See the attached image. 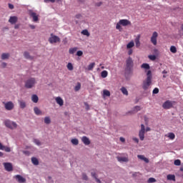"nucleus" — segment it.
<instances>
[{"mask_svg":"<svg viewBox=\"0 0 183 183\" xmlns=\"http://www.w3.org/2000/svg\"><path fill=\"white\" fill-rule=\"evenodd\" d=\"M134 71V60L129 56L126 60V66L124 69L125 75H131Z\"/></svg>","mask_w":183,"mask_h":183,"instance_id":"nucleus-1","label":"nucleus"},{"mask_svg":"<svg viewBox=\"0 0 183 183\" xmlns=\"http://www.w3.org/2000/svg\"><path fill=\"white\" fill-rule=\"evenodd\" d=\"M151 84H152V71L149 70L147 72V79L143 81L142 88L144 91H147L149 86H151Z\"/></svg>","mask_w":183,"mask_h":183,"instance_id":"nucleus-2","label":"nucleus"},{"mask_svg":"<svg viewBox=\"0 0 183 183\" xmlns=\"http://www.w3.org/2000/svg\"><path fill=\"white\" fill-rule=\"evenodd\" d=\"M128 26V25L131 26V21L128 19H121L116 25V29L119 30V31H122V27L121 26Z\"/></svg>","mask_w":183,"mask_h":183,"instance_id":"nucleus-3","label":"nucleus"},{"mask_svg":"<svg viewBox=\"0 0 183 183\" xmlns=\"http://www.w3.org/2000/svg\"><path fill=\"white\" fill-rule=\"evenodd\" d=\"M35 84H36V80L34 78H30L25 81L24 86L28 89L33 88L35 86Z\"/></svg>","mask_w":183,"mask_h":183,"instance_id":"nucleus-4","label":"nucleus"},{"mask_svg":"<svg viewBox=\"0 0 183 183\" xmlns=\"http://www.w3.org/2000/svg\"><path fill=\"white\" fill-rule=\"evenodd\" d=\"M4 125L9 129H16L18 128V124L15 122H11L10 120L4 121Z\"/></svg>","mask_w":183,"mask_h":183,"instance_id":"nucleus-5","label":"nucleus"},{"mask_svg":"<svg viewBox=\"0 0 183 183\" xmlns=\"http://www.w3.org/2000/svg\"><path fill=\"white\" fill-rule=\"evenodd\" d=\"M29 15L31 18H32L33 22H38V21H39V15H38L34 11L29 10Z\"/></svg>","mask_w":183,"mask_h":183,"instance_id":"nucleus-6","label":"nucleus"},{"mask_svg":"<svg viewBox=\"0 0 183 183\" xmlns=\"http://www.w3.org/2000/svg\"><path fill=\"white\" fill-rule=\"evenodd\" d=\"M49 41L50 44H56V42H61V39H59L58 36L51 34V36L49 38Z\"/></svg>","mask_w":183,"mask_h":183,"instance_id":"nucleus-7","label":"nucleus"},{"mask_svg":"<svg viewBox=\"0 0 183 183\" xmlns=\"http://www.w3.org/2000/svg\"><path fill=\"white\" fill-rule=\"evenodd\" d=\"M139 137L140 139V141H144L145 139V125L141 124V129L139 132Z\"/></svg>","mask_w":183,"mask_h":183,"instance_id":"nucleus-8","label":"nucleus"},{"mask_svg":"<svg viewBox=\"0 0 183 183\" xmlns=\"http://www.w3.org/2000/svg\"><path fill=\"white\" fill-rule=\"evenodd\" d=\"M3 165L4 167V169L6 171H8V172H11V171H13L14 167H12V164L9 162H4L3 163Z\"/></svg>","mask_w":183,"mask_h":183,"instance_id":"nucleus-9","label":"nucleus"},{"mask_svg":"<svg viewBox=\"0 0 183 183\" xmlns=\"http://www.w3.org/2000/svg\"><path fill=\"white\" fill-rule=\"evenodd\" d=\"M158 38V33L157 31H154L152 34V36L151 37V42L153 44V45H157V39Z\"/></svg>","mask_w":183,"mask_h":183,"instance_id":"nucleus-10","label":"nucleus"},{"mask_svg":"<svg viewBox=\"0 0 183 183\" xmlns=\"http://www.w3.org/2000/svg\"><path fill=\"white\" fill-rule=\"evenodd\" d=\"M172 107H173L172 102L169 100L166 101L162 104V107L164 108V109H170V108H172Z\"/></svg>","mask_w":183,"mask_h":183,"instance_id":"nucleus-11","label":"nucleus"},{"mask_svg":"<svg viewBox=\"0 0 183 183\" xmlns=\"http://www.w3.org/2000/svg\"><path fill=\"white\" fill-rule=\"evenodd\" d=\"M4 104V107L7 111H11V109H14V103L12 102H9Z\"/></svg>","mask_w":183,"mask_h":183,"instance_id":"nucleus-12","label":"nucleus"},{"mask_svg":"<svg viewBox=\"0 0 183 183\" xmlns=\"http://www.w3.org/2000/svg\"><path fill=\"white\" fill-rule=\"evenodd\" d=\"M14 178L19 183H24V182H26V179L25 178H24L22 176H21L19 174L14 176Z\"/></svg>","mask_w":183,"mask_h":183,"instance_id":"nucleus-13","label":"nucleus"},{"mask_svg":"<svg viewBox=\"0 0 183 183\" xmlns=\"http://www.w3.org/2000/svg\"><path fill=\"white\" fill-rule=\"evenodd\" d=\"M9 22L11 24V25L16 24L18 22V17L16 16H10Z\"/></svg>","mask_w":183,"mask_h":183,"instance_id":"nucleus-14","label":"nucleus"},{"mask_svg":"<svg viewBox=\"0 0 183 183\" xmlns=\"http://www.w3.org/2000/svg\"><path fill=\"white\" fill-rule=\"evenodd\" d=\"M117 159L119 162H128L129 159H128V157H117Z\"/></svg>","mask_w":183,"mask_h":183,"instance_id":"nucleus-15","label":"nucleus"},{"mask_svg":"<svg viewBox=\"0 0 183 183\" xmlns=\"http://www.w3.org/2000/svg\"><path fill=\"white\" fill-rule=\"evenodd\" d=\"M81 141L84 145H89L91 144V141L89 140V138L86 137V136H84L81 138Z\"/></svg>","mask_w":183,"mask_h":183,"instance_id":"nucleus-16","label":"nucleus"},{"mask_svg":"<svg viewBox=\"0 0 183 183\" xmlns=\"http://www.w3.org/2000/svg\"><path fill=\"white\" fill-rule=\"evenodd\" d=\"M137 158H139V159H141L142 161H144V162H146V164H148L149 162V159H148V158L145 157V156L142 154L137 155Z\"/></svg>","mask_w":183,"mask_h":183,"instance_id":"nucleus-17","label":"nucleus"},{"mask_svg":"<svg viewBox=\"0 0 183 183\" xmlns=\"http://www.w3.org/2000/svg\"><path fill=\"white\" fill-rule=\"evenodd\" d=\"M55 101L56 104H58L60 107H62V105H64V100L60 97H56Z\"/></svg>","mask_w":183,"mask_h":183,"instance_id":"nucleus-18","label":"nucleus"},{"mask_svg":"<svg viewBox=\"0 0 183 183\" xmlns=\"http://www.w3.org/2000/svg\"><path fill=\"white\" fill-rule=\"evenodd\" d=\"M34 111L36 115H44V113H42V111H41V109H39V108L36 107L34 108Z\"/></svg>","mask_w":183,"mask_h":183,"instance_id":"nucleus-19","label":"nucleus"},{"mask_svg":"<svg viewBox=\"0 0 183 183\" xmlns=\"http://www.w3.org/2000/svg\"><path fill=\"white\" fill-rule=\"evenodd\" d=\"M19 104L20 108H21V109L26 108V103L24 101L19 100Z\"/></svg>","mask_w":183,"mask_h":183,"instance_id":"nucleus-20","label":"nucleus"},{"mask_svg":"<svg viewBox=\"0 0 183 183\" xmlns=\"http://www.w3.org/2000/svg\"><path fill=\"white\" fill-rule=\"evenodd\" d=\"M31 101H32V102H34V104H36L38 102V101H39V98L38 97V96L36 94H33L31 96Z\"/></svg>","mask_w":183,"mask_h":183,"instance_id":"nucleus-21","label":"nucleus"},{"mask_svg":"<svg viewBox=\"0 0 183 183\" xmlns=\"http://www.w3.org/2000/svg\"><path fill=\"white\" fill-rule=\"evenodd\" d=\"M134 42L136 44L137 48H139L141 46V42H139V36H138L135 39Z\"/></svg>","mask_w":183,"mask_h":183,"instance_id":"nucleus-22","label":"nucleus"},{"mask_svg":"<svg viewBox=\"0 0 183 183\" xmlns=\"http://www.w3.org/2000/svg\"><path fill=\"white\" fill-rule=\"evenodd\" d=\"M24 56L26 58V59H34V57L31 56V55H29V53L27 51H25L24 53Z\"/></svg>","mask_w":183,"mask_h":183,"instance_id":"nucleus-23","label":"nucleus"},{"mask_svg":"<svg viewBox=\"0 0 183 183\" xmlns=\"http://www.w3.org/2000/svg\"><path fill=\"white\" fill-rule=\"evenodd\" d=\"M141 68L142 69H149L150 66L148 63H144L141 65Z\"/></svg>","mask_w":183,"mask_h":183,"instance_id":"nucleus-24","label":"nucleus"},{"mask_svg":"<svg viewBox=\"0 0 183 183\" xmlns=\"http://www.w3.org/2000/svg\"><path fill=\"white\" fill-rule=\"evenodd\" d=\"M31 162L34 164V165H39V161H38V159L36 157H32L31 158Z\"/></svg>","mask_w":183,"mask_h":183,"instance_id":"nucleus-25","label":"nucleus"},{"mask_svg":"<svg viewBox=\"0 0 183 183\" xmlns=\"http://www.w3.org/2000/svg\"><path fill=\"white\" fill-rule=\"evenodd\" d=\"M167 178L169 181H175V175L174 174H168Z\"/></svg>","mask_w":183,"mask_h":183,"instance_id":"nucleus-26","label":"nucleus"},{"mask_svg":"<svg viewBox=\"0 0 183 183\" xmlns=\"http://www.w3.org/2000/svg\"><path fill=\"white\" fill-rule=\"evenodd\" d=\"M94 66H95V62L91 63V64L87 66L88 71H92V69H94Z\"/></svg>","mask_w":183,"mask_h":183,"instance_id":"nucleus-27","label":"nucleus"},{"mask_svg":"<svg viewBox=\"0 0 183 183\" xmlns=\"http://www.w3.org/2000/svg\"><path fill=\"white\" fill-rule=\"evenodd\" d=\"M9 58V53H3L1 54V59H8Z\"/></svg>","mask_w":183,"mask_h":183,"instance_id":"nucleus-28","label":"nucleus"},{"mask_svg":"<svg viewBox=\"0 0 183 183\" xmlns=\"http://www.w3.org/2000/svg\"><path fill=\"white\" fill-rule=\"evenodd\" d=\"M101 76L102 78H107L108 76V71L106 70L102 71L101 73Z\"/></svg>","mask_w":183,"mask_h":183,"instance_id":"nucleus-29","label":"nucleus"},{"mask_svg":"<svg viewBox=\"0 0 183 183\" xmlns=\"http://www.w3.org/2000/svg\"><path fill=\"white\" fill-rule=\"evenodd\" d=\"M81 89V83L77 82V84L74 86V91L77 92V91H79Z\"/></svg>","mask_w":183,"mask_h":183,"instance_id":"nucleus-30","label":"nucleus"},{"mask_svg":"<svg viewBox=\"0 0 183 183\" xmlns=\"http://www.w3.org/2000/svg\"><path fill=\"white\" fill-rule=\"evenodd\" d=\"M71 142L73 144V145H78V144H79L78 139H72Z\"/></svg>","mask_w":183,"mask_h":183,"instance_id":"nucleus-31","label":"nucleus"},{"mask_svg":"<svg viewBox=\"0 0 183 183\" xmlns=\"http://www.w3.org/2000/svg\"><path fill=\"white\" fill-rule=\"evenodd\" d=\"M170 52L172 54H177V47H175V46H172L170 47Z\"/></svg>","mask_w":183,"mask_h":183,"instance_id":"nucleus-32","label":"nucleus"},{"mask_svg":"<svg viewBox=\"0 0 183 183\" xmlns=\"http://www.w3.org/2000/svg\"><path fill=\"white\" fill-rule=\"evenodd\" d=\"M67 69H69V71H74V66L71 63H68Z\"/></svg>","mask_w":183,"mask_h":183,"instance_id":"nucleus-33","label":"nucleus"},{"mask_svg":"<svg viewBox=\"0 0 183 183\" xmlns=\"http://www.w3.org/2000/svg\"><path fill=\"white\" fill-rule=\"evenodd\" d=\"M82 35H86V36H89L90 34L87 29H84L81 31Z\"/></svg>","mask_w":183,"mask_h":183,"instance_id":"nucleus-34","label":"nucleus"},{"mask_svg":"<svg viewBox=\"0 0 183 183\" xmlns=\"http://www.w3.org/2000/svg\"><path fill=\"white\" fill-rule=\"evenodd\" d=\"M1 151H5L6 152H11V148L3 146V149H1Z\"/></svg>","mask_w":183,"mask_h":183,"instance_id":"nucleus-35","label":"nucleus"},{"mask_svg":"<svg viewBox=\"0 0 183 183\" xmlns=\"http://www.w3.org/2000/svg\"><path fill=\"white\" fill-rule=\"evenodd\" d=\"M75 52H76V47L71 48L69 50V53L71 54H75Z\"/></svg>","mask_w":183,"mask_h":183,"instance_id":"nucleus-36","label":"nucleus"},{"mask_svg":"<svg viewBox=\"0 0 183 183\" xmlns=\"http://www.w3.org/2000/svg\"><path fill=\"white\" fill-rule=\"evenodd\" d=\"M147 182L148 183L157 182V179H155V178H154V177H150V178H149Z\"/></svg>","mask_w":183,"mask_h":183,"instance_id":"nucleus-37","label":"nucleus"},{"mask_svg":"<svg viewBox=\"0 0 183 183\" xmlns=\"http://www.w3.org/2000/svg\"><path fill=\"white\" fill-rule=\"evenodd\" d=\"M168 138L170 139H175V134L174 133H169Z\"/></svg>","mask_w":183,"mask_h":183,"instance_id":"nucleus-38","label":"nucleus"},{"mask_svg":"<svg viewBox=\"0 0 183 183\" xmlns=\"http://www.w3.org/2000/svg\"><path fill=\"white\" fill-rule=\"evenodd\" d=\"M103 98H107V97H111V92H104L102 95Z\"/></svg>","mask_w":183,"mask_h":183,"instance_id":"nucleus-39","label":"nucleus"},{"mask_svg":"<svg viewBox=\"0 0 183 183\" xmlns=\"http://www.w3.org/2000/svg\"><path fill=\"white\" fill-rule=\"evenodd\" d=\"M82 179L84 181H88V176L85 173H82Z\"/></svg>","mask_w":183,"mask_h":183,"instance_id":"nucleus-40","label":"nucleus"},{"mask_svg":"<svg viewBox=\"0 0 183 183\" xmlns=\"http://www.w3.org/2000/svg\"><path fill=\"white\" fill-rule=\"evenodd\" d=\"M134 112H138V111H141V107L139 106H136L134 109H133Z\"/></svg>","mask_w":183,"mask_h":183,"instance_id":"nucleus-41","label":"nucleus"},{"mask_svg":"<svg viewBox=\"0 0 183 183\" xmlns=\"http://www.w3.org/2000/svg\"><path fill=\"white\" fill-rule=\"evenodd\" d=\"M134 46V41H130L127 45V48L129 49V48H132Z\"/></svg>","mask_w":183,"mask_h":183,"instance_id":"nucleus-42","label":"nucleus"},{"mask_svg":"<svg viewBox=\"0 0 183 183\" xmlns=\"http://www.w3.org/2000/svg\"><path fill=\"white\" fill-rule=\"evenodd\" d=\"M174 165L179 166V165H181V160L176 159V160H174Z\"/></svg>","mask_w":183,"mask_h":183,"instance_id":"nucleus-43","label":"nucleus"},{"mask_svg":"<svg viewBox=\"0 0 183 183\" xmlns=\"http://www.w3.org/2000/svg\"><path fill=\"white\" fill-rule=\"evenodd\" d=\"M149 59H151L152 61H155L157 59V56L155 55H149Z\"/></svg>","mask_w":183,"mask_h":183,"instance_id":"nucleus-44","label":"nucleus"},{"mask_svg":"<svg viewBox=\"0 0 183 183\" xmlns=\"http://www.w3.org/2000/svg\"><path fill=\"white\" fill-rule=\"evenodd\" d=\"M34 144H36V145H38L39 147V145H41V142L39 139H34Z\"/></svg>","mask_w":183,"mask_h":183,"instance_id":"nucleus-45","label":"nucleus"},{"mask_svg":"<svg viewBox=\"0 0 183 183\" xmlns=\"http://www.w3.org/2000/svg\"><path fill=\"white\" fill-rule=\"evenodd\" d=\"M76 55H77V56H82V55H84V52H82V51H81V50H79L76 52Z\"/></svg>","mask_w":183,"mask_h":183,"instance_id":"nucleus-46","label":"nucleus"},{"mask_svg":"<svg viewBox=\"0 0 183 183\" xmlns=\"http://www.w3.org/2000/svg\"><path fill=\"white\" fill-rule=\"evenodd\" d=\"M120 91H122V92H128V90H127V88H125L124 86H122L120 89Z\"/></svg>","mask_w":183,"mask_h":183,"instance_id":"nucleus-47","label":"nucleus"},{"mask_svg":"<svg viewBox=\"0 0 183 183\" xmlns=\"http://www.w3.org/2000/svg\"><path fill=\"white\" fill-rule=\"evenodd\" d=\"M91 175L93 177V178H97V173L95 172H92Z\"/></svg>","mask_w":183,"mask_h":183,"instance_id":"nucleus-48","label":"nucleus"},{"mask_svg":"<svg viewBox=\"0 0 183 183\" xmlns=\"http://www.w3.org/2000/svg\"><path fill=\"white\" fill-rule=\"evenodd\" d=\"M6 62H2L1 64V68H6Z\"/></svg>","mask_w":183,"mask_h":183,"instance_id":"nucleus-49","label":"nucleus"},{"mask_svg":"<svg viewBox=\"0 0 183 183\" xmlns=\"http://www.w3.org/2000/svg\"><path fill=\"white\" fill-rule=\"evenodd\" d=\"M133 141H134V142H137V144H138L139 142V139H138V138H137V137H134Z\"/></svg>","mask_w":183,"mask_h":183,"instance_id":"nucleus-50","label":"nucleus"},{"mask_svg":"<svg viewBox=\"0 0 183 183\" xmlns=\"http://www.w3.org/2000/svg\"><path fill=\"white\" fill-rule=\"evenodd\" d=\"M96 6H101V5H102V1H100V2H98V3H96Z\"/></svg>","mask_w":183,"mask_h":183,"instance_id":"nucleus-51","label":"nucleus"},{"mask_svg":"<svg viewBox=\"0 0 183 183\" xmlns=\"http://www.w3.org/2000/svg\"><path fill=\"white\" fill-rule=\"evenodd\" d=\"M152 92H159V89L158 88H154L152 91Z\"/></svg>","mask_w":183,"mask_h":183,"instance_id":"nucleus-52","label":"nucleus"},{"mask_svg":"<svg viewBox=\"0 0 183 183\" xmlns=\"http://www.w3.org/2000/svg\"><path fill=\"white\" fill-rule=\"evenodd\" d=\"M46 124H51V119L49 117H46Z\"/></svg>","mask_w":183,"mask_h":183,"instance_id":"nucleus-53","label":"nucleus"},{"mask_svg":"<svg viewBox=\"0 0 183 183\" xmlns=\"http://www.w3.org/2000/svg\"><path fill=\"white\" fill-rule=\"evenodd\" d=\"M9 8L10 9H14V5L11 4H9Z\"/></svg>","mask_w":183,"mask_h":183,"instance_id":"nucleus-54","label":"nucleus"},{"mask_svg":"<svg viewBox=\"0 0 183 183\" xmlns=\"http://www.w3.org/2000/svg\"><path fill=\"white\" fill-rule=\"evenodd\" d=\"M29 28H31V29H35V26L32 24H29Z\"/></svg>","mask_w":183,"mask_h":183,"instance_id":"nucleus-55","label":"nucleus"},{"mask_svg":"<svg viewBox=\"0 0 183 183\" xmlns=\"http://www.w3.org/2000/svg\"><path fill=\"white\" fill-rule=\"evenodd\" d=\"M121 142H125V139L124 137H120Z\"/></svg>","mask_w":183,"mask_h":183,"instance_id":"nucleus-56","label":"nucleus"},{"mask_svg":"<svg viewBox=\"0 0 183 183\" xmlns=\"http://www.w3.org/2000/svg\"><path fill=\"white\" fill-rule=\"evenodd\" d=\"M82 16L81 15V14H76V18L77 19H79V18H81Z\"/></svg>","mask_w":183,"mask_h":183,"instance_id":"nucleus-57","label":"nucleus"},{"mask_svg":"<svg viewBox=\"0 0 183 183\" xmlns=\"http://www.w3.org/2000/svg\"><path fill=\"white\" fill-rule=\"evenodd\" d=\"M84 104L86 105V109L88 111V109H89V105L86 103H84Z\"/></svg>","mask_w":183,"mask_h":183,"instance_id":"nucleus-58","label":"nucleus"},{"mask_svg":"<svg viewBox=\"0 0 183 183\" xmlns=\"http://www.w3.org/2000/svg\"><path fill=\"white\" fill-rule=\"evenodd\" d=\"M94 179L96 180L97 182L101 183V180H99V179H98V177H96Z\"/></svg>","mask_w":183,"mask_h":183,"instance_id":"nucleus-59","label":"nucleus"},{"mask_svg":"<svg viewBox=\"0 0 183 183\" xmlns=\"http://www.w3.org/2000/svg\"><path fill=\"white\" fill-rule=\"evenodd\" d=\"M14 29H19V24H16V25L14 26Z\"/></svg>","mask_w":183,"mask_h":183,"instance_id":"nucleus-60","label":"nucleus"},{"mask_svg":"<svg viewBox=\"0 0 183 183\" xmlns=\"http://www.w3.org/2000/svg\"><path fill=\"white\" fill-rule=\"evenodd\" d=\"M56 0H46L47 2H51V4H54Z\"/></svg>","mask_w":183,"mask_h":183,"instance_id":"nucleus-61","label":"nucleus"},{"mask_svg":"<svg viewBox=\"0 0 183 183\" xmlns=\"http://www.w3.org/2000/svg\"><path fill=\"white\" fill-rule=\"evenodd\" d=\"M4 148V145L2 144V143L0 142V149L2 150Z\"/></svg>","mask_w":183,"mask_h":183,"instance_id":"nucleus-62","label":"nucleus"},{"mask_svg":"<svg viewBox=\"0 0 183 183\" xmlns=\"http://www.w3.org/2000/svg\"><path fill=\"white\" fill-rule=\"evenodd\" d=\"M149 131H151V128L147 127L146 128V132H149Z\"/></svg>","mask_w":183,"mask_h":183,"instance_id":"nucleus-63","label":"nucleus"},{"mask_svg":"<svg viewBox=\"0 0 183 183\" xmlns=\"http://www.w3.org/2000/svg\"><path fill=\"white\" fill-rule=\"evenodd\" d=\"M78 2H79L80 4H84V2H85V0H79Z\"/></svg>","mask_w":183,"mask_h":183,"instance_id":"nucleus-64","label":"nucleus"}]
</instances>
